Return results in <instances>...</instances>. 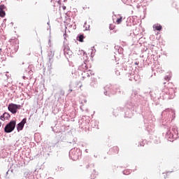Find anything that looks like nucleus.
<instances>
[{"instance_id":"f257e3e1","label":"nucleus","mask_w":179,"mask_h":179,"mask_svg":"<svg viewBox=\"0 0 179 179\" xmlns=\"http://www.w3.org/2000/svg\"><path fill=\"white\" fill-rule=\"evenodd\" d=\"M15 127H16V121L12 120L6 125L4 128V132H6V134H10V132H13V131H14Z\"/></svg>"},{"instance_id":"f03ea898","label":"nucleus","mask_w":179,"mask_h":179,"mask_svg":"<svg viewBox=\"0 0 179 179\" xmlns=\"http://www.w3.org/2000/svg\"><path fill=\"white\" fill-rule=\"evenodd\" d=\"M8 109L10 111V113H12V114H16V113H17V110H20V105L10 103Z\"/></svg>"},{"instance_id":"7ed1b4c3","label":"nucleus","mask_w":179,"mask_h":179,"mask_svg":"<svg viewBox=\"0 0 179 179\" xmlns=\"http://www.w3.org/2000/svg\"><path fill=\"white\" fill-rule=\"evenodd\" d=\"M27 121V119L24 118L21 122H20L17 125V130L18 131V132L20 131H22V129H23V128H24V124H26Z\"/></svg>"},{"instance_id":"20e7f679","label":"nucleus","mask_w":179,"mask_h":179,"mask_svg":"<svg viewBox=\"0 0 179 179\" xmlns=\"http://www.w3.org/2000/svg\"><path fill=\"white\" fill-rule=\"evenodd\" d=\"M6 6L3 4L0 5V17H5L6 16V13L5 12Z\"/></svg>"},{"instance_id":"39448f33","label":"nucleus","mask_w":179,"mask_h":179,"mask_svg":"<svg viewBox=\"0 0 179 179\" xmlns=\"http://www.w3.org/2000/svg\"><path fill=\"white\" fill-rule=\"evenodd\" d=\"M64 55H67L68 57H72V51L68 48L64 49Z\"/></svg>"},{"instance_id":"423d86ee","label":"nucleus","mask_w":179,"mask_h":179,"mask_svg":"<svg viewBox=\"0 0 179 179\" xmlns=\"http://www.w3.org/2000/svg\"><path fill=\"white\" fill-rule=\"evenodd\" d=\"M153 29H155V30H157L158 31H160V30H162V25L157 24L153 26Z\"/></svg>"},{"instance_id":"0eeeda50","label":"nucleus","mask_w":179,"mask_h":179,"mask_svg":"<svg viewBox=\"0 0 179 179\" xmlns=\"http://www.w3.org/2000/svg\"><path fill=\"white\" fill-rule=\"evenodd\" d=\"M81 70L83 71V72H85V71H86L87 69V65L86 64V63H84L81 65Z\"/></svg>"},{"instance_id":"6e6552de","label":"nucleus","mask_w":179,"mask_h":179,"mask_svg":"<svg viewBox=\"0 0 179 179\" xmlns=\"http://www.w3.org/2000/svg\"><path fill=\"white\" fill-rule=\"evenodd\" d=\"M3 117L6 120H9V118H10V115L6 112L3 113Z\"/></svg>"},{"instance_id":"1a4fd4ad","label":"nucleus","mask_w":179,"mask_h":179,"mask_svg":"<svg viewBox=\"0 0 179 179\" xmlns=\"http://www.w3.org/2000/svg\"><path fill=\"white\" fill-rule=\"evenodd\" d=\"M83 38H85V36H83V35H80L78 37V41H80V43H83Z\"/></svg>"},{"instance_id":"9d476101","label":"nucleus","mask_w":179,"mask_h":179,"mask_svg":"<svg viewBox=\"0 0 179 179\" xmlns=\"http://www.w3.org/2000/svg\"><path fill=\"white\" fill-rule=\"evenodd\" d=\"M122 22V17H120V18H117L116 20V23L117 24H120V23Z\"/></svg>"},{"instance_id":"9b49d317","label":"nucleus","mask_w":179,"mask_h":179,"mask_svg":"<svg viewBox=\"0 0 179 179\" xmlns=\"http://www.w3.org/2000/svg\"><path fill=\"white\" fill-rule=\"evenodd\" d=\"M0 120H1V121H5V117L3 116V114L1 115V116H0Z\"/></svg>"},{"instance_id":"f8f14e48","label":"nucleus","mask_w":179,"mask_h":179,"mask_svg":"<svg viewBox=\"0 0 179 179\" xmlns=\"http://www.w3.org/2000/svg\"><path fill=\"white\" fill-rule=\"evenodd\" d=\"M63 9L65 10L66 9V6H64L63 7Z\"/></svg>"},{"instance_id":"ddd939ff","label":"nucleus","mask_w":179,"mask_h":179,"mask_svg":"<svg viewBox=\"0 0 179 179\" xmlns=\"http://www.w3.org/2000/svg\"><path fill=\"white\" fill-rule=\"evenodd\" d=\"M49 44H51V39H49Z\"/></svg>"},{"instance_id":"4468645a","label":"nucleus","mask_w":179,"mask_h":179,"mask_svg":"<svg viewBox=\"0 0 179 179\" xmlns=\"http://www.w3.org/2000/svg\"><path fill=\"white\" fill-rule=\"evenodd\" d=\"M115 149H116V150H118V148H116Z\"/></svg>"},{"instance_id":"2eb2a0df","label":"nucleus","mask_w":179,"mask_h":179,"mask_svg":"<svg viewBox=\"0 0 179 179\" xmlns=\"http://www.w3.org/2000/svg\"><path fill=\"white\" fill-rule=\"evenodd\" d=\"M124 174H125V171H124Z\"/></svg>"},{"instance_id":"dca6fc26","label":"nucleus","mask_w":179,"mask_h":179,"mask_svg":"<svg viewBox=\"0 0 179 179\" xmlns=\"http://www.w3.org/2000/svg\"><path fill=\"white\" fill-rule=\"evenodd\" d=\"M91 179H94V178H91Z\"/></svg>"}]
</instances>
